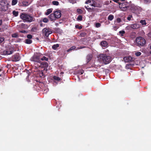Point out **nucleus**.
Segmentation results:
<instances>
[{"mask_svg": "<svg viewBox=\"0 0 151 151\" xmlns=\"http://www.w3.org/2000/svg\"><path fill=\"white\" fill-rule=\"evenodd\" d=\"M20 17L24 22H31L35 21V18L31 14L26 12L21 13Z\"/></svg>", "mask_w": 151, "mask_h": 151, "instance_id": "f257e3e1", "label": "nucleus"}, {"mask_svg": "<svg viewBox=\"0 0 151 151\" xmlns=\"http://www.w3.org/2000/svg\"><path fill=\"white\" fill-rule=\"evenodd\" d=\"M98 59L102 61L105 64L109 63L111 61L112 58L111 56L105 54H101L98 57Z\"/></svg>", "mask_w": 151, "mask_h": 151, "instance_id": "f03ea898", "label": "nucleus"}, {"mask_svg": "<svg viewBox=\"0 0 151 151\" xmlns=\"http://www.w3.org/2000/svg\"><path fill=\"white\" fill-rule=\"evenodd\" d=\"M136 42L139 46H143L146 43L145 40L142 37H139L136 38Z\"/></svg>", "mask_w": 151, "mask_h": 151, "instance_id": "7ed1b4c3", "label": "nucleus"}, {"mask_svg": "<svg viewBox=\"0 0 151 151\" xmlns=\"http://www.w3.org/2000/svg\"><path fill=\"white\" fill-rule=\"evenodd\" d=\"M42 33L44 37L47 38L52 33L51 29L49 27L45 28L42 29Z\"/></svg>", "mask_w": 151, "mask_h": 151, "instance_id": "20e7f679", "label": "nucleus"}, {"mask_svg": "<svg viewBox=\"0 0 151 151\" xmlns=\"http://www.w3.org/2000/svg\"><path fill=\"white\" fill-rule=\"evenodd\" d=\"M8 4L5 1H2L0 3V9L2 11H6L8 9Z\"/></svg>", "mask_w": 151, "mask_h": 151, "instance_id": "39448f33", "label": "nucleus"}, {"mask_svg": "<svg viewBox=\"0 0 151 151\" xmlns=\"http://www.w3.org/2000/svg\"><path fill=\"white\" fill-rule=\"evenodd\" d=\"M20 57L18 53L14 55L11 58V60L13 62H17L20 60Z\"/></svg>", "mask_w": 151, "mask_h": 151, "instance_id": "423d86ee", "label": "nucleus"}, {"mask_svg": "<svg viewBox=\"0 0 151 151\" xmlns=\"http://www.w3.org/2000/svg\"><path fill=\"white\" fill-rule=\"evenodd\" d=\"M53 14L56 19L60 18L61 15V12L60 10H58L54 12Z\"/></svg>", "mask_w": 151, "mask_h": 151, "instance_id": "0eeeda50", "label": "nucleus"}, {"mask_svg": "<svg viewBox=\"0 0 151 151\" xmlns=\"http://www.w3.org/2000/svg\"><path fill=\"white\" fill-rule=\"evenodd\" d=\"M120 8L123 11L127 10L128 6L126 5L125 3L119 4Z\"/></svg>", "mask_w": 151, "mask_h": 151, "instance_id": "6e6552de", "label": "nucleus"}, {"mask_svg": "<svg viewBox=\"0 0 151 151\" xmlns=\"http://www.w3.org/2000/svg\"><path fill=\"white\" fill-rule=\"evenodd\" d=\"M32 60L34 62L40 63L41 62L40 58L38 56H33L32 58Z\"/></svg>", "mask_w": 151, "mask_h": 151, "instance_id": "1a4fd4ad", "label": "nucleus"}, {"mask_svg": "<svg viewBox=\"0 0 151 151\" xmlns=\"http://www.w3.org/2000/svg\"><path fill=\"white\" fill-rule=\"evenodd\" d=\"M124 60L125 62H130L133 60V59L131 56L126 57L124 58Z\"/></svg>", "mask_w": 151, "mask_h": 151, "instance_id": "9d476101", "label": "nucleus"}, {"mask_svg": "<svg viewBox=\"0 0 151 151\" xmlns=\"http://www.w3.org/2000/svg\"><path fill=\"white\" fill-rule=\"evenodd\" d=\"M48 66V63L45 62H41L40 65L41 68H47Z\"/></svg>", "mask_w": 151, "mask_h": 151, "instance_id": "9b49d317", "label": "nucleus"}, {"mask_svg": "<svg viewBox=\"0 0 151 151\" xmlns=\"http://www.w3.org/2000/svg\"><path fill=\"white\" fill-rule=\"evenodd\" d=\"M131 28L133 29H137L140 28V26L139 24H131Z\"/></svg>", "mask_w": 151, "mask_h": 151, "instance_id": "f8f14e48", "label": "nucleus"}, {"mask_svg": "<svg viewBox=\"0 0 151 151\" xmlns=\"http://www.w3.org/2000/svg\"><path fill=\"white\" fill-rule=\"evenodd\" d=\"M14 51V50H11L10 49H7L5 51H4V53L6 55H10L13 53Z\"/></svg>", "mask_w": 151, "mask_h": 151, "instance_id": "ddd939ff", "label": "nucleus"}, {"mask_svg": "<svg viewBox=\"0 0 151 151\" xmlns=\"http://www.w3.org/2000/svg\"><path fill=\"white\" fill-rule=\"evenodd\" d=\"M53 13H52L48 16L49 18L51 21H53L56 20V19Z\"/></svg>", "mask_w": 151, "mask_h": 151, "instance_id": "4468645a", "label": "nucleus"}, {"mask_svg": "<svg viewBox=\"0 0 151 151\" xmlns=\"http://www.w3.org/2000/svg\"><path fill=\"white\" fill-rule=\"evenodd\" d=\"M92 55L91 54H88L86 57V62L88 63L92 59Z\"/></svg>", "mask_w": 151, "mask_h": 151, "instance_id": "2eb2a0df", "label": "nucleus"}, {"mask_svg": "<svg viewBox=\"0 0 151 151\" xmlns=\"http://www.w3.org/2000/svg\"><path fill=\"white\" fill-rule=\"evenodd\" d=\"M100 45L102 47H106L108 45V43L105 41H103L100 43Z\"/></svg>", "mask_w": 151, "mask_h": 151, "instance_id": "dca6fc26", "label": "nucleus"}, {"mask_svg": "<svg viewBox=\"0 0 151 151\" xmlns=\"http://www.w3.org/2000/svg\"><path fill=\"white\" fill-rule=\"evenodd\" d=\"M52 9H49L47 10V12L45 13V14L46 15H48L51 13L52 11Z\"/></svg>", "mask_w": 151, "mask_h": 151, "instance_id": "f3484780", "label": "nucleus"}, {"mask_svg": "<svg viewBox=\"0 0 151 151\" xmlns=\"http://www.w3.org/2000/svg\"><path fill=\"white\" fill-rule=\"evenodd\" d=\"M59 46V44H56L52 46V48L54 50H56L57 49L58 47Z\"/></svg>", "mask_w": 151, "mask_h": 151, "instance_id": "a211bd4d", "label": "nucleus"}, {"mask_svg": "<svg viewBox=\"0 0 151 151\" xmlns=\"http://www.w3.org/2000/svg\"><path fill=\"white\" fill-rule=\"evenodd\" d=\"M32 42V40L29 39H26L25 40V43L27 44H30Z\"/></svg>", "mask_w": 151, "mask_h": 151, "instance_id": "6ab92c4d", "label": "nucleus"}, {"mask_svg": "<svg viewBox=\"0 0 151 151\" xmlns=\"http://www.w3.org/2000/svg\"><path fill=\"white\" fill-rule=\"evenodd\" d=\"M114 18V16L112 15H110L108 17V20L111 21Z\"/></svg>", "mask_w": 151, "mask_h": 151, "instance_id": "aec40b11", "label": "nucleus"}, {"mask_svg": "<svg viewBox=\"0 0 151 151\" xmlns=\"http://www.w3.org/2000/svg\"><path fill=\"white\" fill-rule=\"evenodd\" d=\"M12 14L15 17H17L19 13L17 11H13L12 12Z\"/></svg>", "mask_w": 151, "mask_h": 151, "instance_id": "412c9836", "label": "nucleus"}, {"mask_svg": "<svg viewBox=\"0 0 151 151\" xmlns=\"http://www.w3.org/2000/svg\"><path fill=\"white\" fill-rule=\"evenodd\" d=\"M53 78L54 80L58 81H60L61 80V78H60L55 76H54L53 77Z\"/></svg>", "mask_w": 151, "mask_h": 151, "instance_id": "4be33fe9", "label": "nucleus"}, {"mask_svg": "<svg viewBox=\"0 0 151 151\" xmlns=\"http://www.w3.org/2000/svg\"><path fill=\"white\" fill-rule=\"evenodd\" d=\"M48 58L45 56H43L42 58H40V60L42 61L45 60L47 61L48 60Z\"/></svg>", "mask_w": 151, "mask_h": 151, "instance_id": "5701e85b", "label": "nucleus"}, {"mask_svg": "<svg viewBox=\"0 0 151 151\" xmlns=\"http://www.w3.org/2000/svg\"><path fill=\"white\" fill-rule=\"evenodd\" d=\"M102 6V4L101 3L99 2L96 3V7L101 8Z\"/></svg>", "mask_w": 151, "mask_h": 151, "instance_id": "b1692460", "label": "nucleus"}, {"mask_svg": "<svg viewBox=\"0 0 151 151\" xmlns=\"http://www.w3.org/2000/svg\"><path fill=\"white\" fill-rule=\"evenodd\" d=\"M76 48V47L75 46H72L70 48L67 50V52H70V51H72V50L75 49Z\"/></svg>", "mask_w": 151, "mask_h": 151, "instance_id": "393cba45", "label": "nucleus"}, {"mask_svg": "<svg viewBox=\"0 0 151 151\" xmlns=\"http://www.w3.org/2000/svg\"><path fill=\"white\" fill-rule=\"evenodd\" d=\"M52 4L53 5L58 6L59 4V3L57 1H53L52 2Z\"/></svg>", "mask_w": 151, "mask_h": 151, "instance_id": "a878e982", "label": "nucleus"}, {"mask_svg": "<svg viewBox=\"0 0 151 151\" xmlns=\"http://www.w3.org/2000/svg\"><path fill=\"white\" fill-rule=\"evenodd\" d=\"M86 35V34L85 32H84L81 33L79 35V36L81 37H84Z\"/></svg>", "mask_w": 151, "mask_h": 151, "instance_id": "bb28decb", "label": "nucleus"}, {"mask_svg": "<svg viewBox=\"0 0 151 151\" xmlns=\"http://www.w3.org/2000/svg\"><path fill=\"white\" fill-rule=\"evenodd\" d=\"M92 2H93V3L92 4H90V5L92 6L96 7V4L97 2L94 1V0L93 1H92Z\"/></svg>", "mask_w": 151, "mask_h": 151, "instance_id": "cd10ccee", "label": "nucleus"}, {"mask_svg": "<svg viewBox=\"0 0 151 151\" xmlns=\"http://www.w3.org/2000/svg\"><path fill=\"white\" fill-rule=\"evenodd\" d=\"M5 38L3 37H0V44L4 42Z\"/></svg>", "mask_w": 151, "mask_h": 151, "instance_id": "c85d7f7f", "label": "nucleus"}, {"mask_svg": "<svg viewBox=\"0 0 151 151\" xmlns=\"http://www.w3.org/2000/svg\"><path fill=\"white\" fill-rule=\"evenodd\" d=\"M17 2V0H12V5H16Z\"/></svg>", "mask_w": 151, "mask_h": 151, "instance_id": "c756f323", "label": "nucleus"}, {"mask_svg": "<svg viewBox=\"0 0 151 151\" xmlns=\"http://www.w3.org/2000/svg\"><path fill=\"white\" fill-rule=\"evenodd\" d=\"M140 22L142 24V25H146V21L145 20H140Z\"/></svg>", "mask_w": 151, "mask_h": 151, "instance_id": "7c9ffc66", "label": "nucleus"}, {"mask_svg": "<svg viewBox=\"0 0 151 151\" xmlns=\"http://www.w3.org/2000/svg\"><path fill=\"white\" fill-rule=\"evenodd\" d=\"M119 33L120 34L121 36H124V34H125V32L124 30H122L119 31Z\"/></svg>", "mask_w": 151, "mask_h": 151, "instance_id": "2f4dec72", "label": "nucleus"}, {"mask_svg": "<svg viewBox=\"0 0 151 151\" xmlns=\"http://www.w3.org/2000/svg\"><path fill=\"white\" fill-rule=\"evenodd\" d=\"M18 36V34L17 33H15L12 35V37L16 38Z\"/></svg>", "mask_w": 151, "mask_h": 151, "instance_id": "473e14b6", "label": "nucleus"}, {"mask_svg": "<svg viewBox=\"0 0 151 151\" xmlns=\"http://www.w3.org/2000/svg\"><path fill=\"white\" fill-rule=\"evenodd\" d=\"M144 2L145 4H149L151 2V0H144Z\"/></svg>", "mask_w": 151, "mask_h": 151, "instance_id": "72a5a7b5", "label": "nucleus"}, {"mask_svg": "<svg viewBox=\"0 0 151 151\" xmlns=\"http://www.w3.org/2000/svg\"><path fill=\"white\" fill-rule=\"evenodd\" d=\"M31 30L32 32H36L37 30V27H32V28Z\"/></svg>", "mask_w": 151, "mask_h": 151, "instance_id": "f704fd0d", "label": "nucleus"}, {"mask_svg": "<svg viewBox=\"0 0 151 151\" xmlns=\"http://www.w3.org/2000/svg\"><path fill=\"white\" fill-rule=\"evenodd\" d=\"M77 11L78 14H81L83 13V11L80 9H77Z\"/></svg>", "mask_w": 151, "mask_h": 151, "instance_id": "c9c22d12", "label": "nucleus"}, {"mask_svg": "<svg viewBox=\"0 0 151 151\" xmlns=\"http://www.w3.org/2000/svg\"><path fill=\"white\" fill-rule=\"evenodd\" d=\"M77 19L78 20L81 21L82 20V16L81 15H79Z\"/></svg>", "mask_w": 151, "mask_h": 151, "instance_id": "e433bc0d", "label": "nucleus"}, {"mask_svg": "<svg viewBox=\"0 0 151 151\" xmlns=\"http://www.w3.org/2000/svg\"><path fill=\"white\" fill-rule=\"evenodd\" d=\"M27 37L28 39L30 40V39H31L32 38V36L31 35L29 34L27 35Z\"/></svg>", "mask_w": 151, "mask_h": 151, "instance_id": "4c0bfd02", "label": "nucleus"}, {"mask_svg": "<svg viewBox=\"0 0 151 151\" xmlns=\"http://www.w3.org/2000/svg\"><path fill=\"white\" fill-rule=\"evenodd\" d=\"M95 9L93 7H92V8H90L89 9L88 12H91L94 11Z\"/></svg>", "mask_w": 151, "mask_h": 151, "instance_id": "58836bf2", "label": "nucleus"}, {"mask_svg": "<svg viewBox=\"0 0 151 151\" xmlns=\"http://www.w3.org/2000/svg\"><path fill=\"white\" fill-rule=\"evenodd\" d=\"M101 26V24L99 23H97L95 24V26L96 27L98 28L100 27Z\"/></svg>", "mask_w": 151, "mask_h": 151, "instance_id": "ea45409f", "label": "nucleus"}, {"mask_svg": "<svg viewBox=\"0 0 151 151\" xmlns=\"http://www.w3.org/2000/svg\"><path fill=\"white\" fill-rule=\"evenodd\" d=\"M43 21L45 23H47L48 21V20L47 18H44L43 19Z\"/></svg>", "mask_w": 151, "mask_h": 151, "instance_id": "a19ab883", "label": "nucleus"}, {"mask_svg": "<svg viewBox=\"0 0 151 151\" xmlns=\"http://www.w3.org/2000/svg\"><path fill=\"white\" fill-rule=\"evenodd\" d=\"M75 27L76 28L78 29H81L82 28V27L81 26H79L78 25H76Z\"/></svg>", "mask_w": 151, "mask_h": 151, "instance_id": "79ce46f5", "label": "nucleus"}, {"mask_svg": "<svg viewBox=\"0 0 151 151\" xmlns=\"http://www.w3.org/2000/svg\"><path fill=\"white\" fill-rule=\"evenodd\" d=\"M91 1H93V0H88L86 1L85 3L86 4H88L89 3H91Z\"/></svg>", "mask_w": 151, "mask_h": 151, "instance_id": "37998d69", "label": "nucleus"}, {"mask_svg": "<svg viewBox=\"0 0 151 151\" xmlns=\"http://www.w3.org/2000/svg\"><path fill=\"white\" fill-rule=\"evenodd\" d=\"M141 54V53L140 52H137L135 53V55L137 56H139Z\"/></svg>", "mask_w": 151, "mask_h": 151, "instance_id": "c03bdc74", "label": "nucleus"}, {"mask_svg": "<svg viewBox=\"0 0 151 151\" xmlns=\"http://www.w3.org/2000/svg\"><path fill=\"white\" fill-rule=\"evenodd\" d=\"M119 28V27L117 26H113V28L114 30L116 31L117 30V29H118Z\"/></svg>", "mask_w": 151, "mask_h": 151, "instance_id": "a18cd8bd", "label": "nucleus"}, {"mask_svg": "<svg viewBox=\"0 0 151 151\" xmlns=\"http://www.w3.org/2000/svg\"><path fill=\"white\" fill-rule=\"evenodd\" d=\"M2 23V19H0V26H1ZM3 31V30H2L1 28H0V32H2Z\"/></svg>", "mask_w": 151, "mask_h": 151, "instance_id": "49530a36", "label": "nucleus"}, {"mask_svg": "<svg viewBox=\"0 0 151 151\" xmlns=\"http://www.w3.org/2000/svg\"><path fill=\"white\" fill-rule=\"evenodd\" d=\"M116 22L118 23H120L121 22V19L119 18H118L116 19Z\"/></svg>", "mask_w": 151, "mask_h": 151, "instance_id": "de8ad7c7", "label": "nucleus"}, {"mask_svg": "<svg viewBox=\"0 0 151 151\" xmlns=\"http://www.w3.org/2000/svg\"><path fill=\"white\" fill-rule=\"evenodd\" d=\"M21 26L23 27H25L27 26V25L24 23H22L21 24Z\"/></svg>", "mask_w": 151, "mask_h": 151, "instance_id": "09e8293b", "label": "nucleus"}, {"mask_svg": "<svg viewBox=\"0 0 151 151\" xmlns=\"http://www.w3.org/2000/svg\"><path fill=\"white\" fill-rule=\"evenodd\" d=\"M19 32H20V33H25L27 32L25 30L19 31Z\"/></svg>", "mask_w": 151, "mask_h": 151, "instance_id": "8fccbe9b", "label": "nucleus"}, {"mask_svg": "<svg viewBox=\"0 0 151 151\" xmlns=\"http://www.w3.org/2000/svg\"><path fill=\"white\" fill-rule=\"evenodd\" d=\"M132 17V16H129L127 18V19L128 20L130 21L131 20V19Z\"/></svg>", "mask_w": 151, "mask_h": 151, "instance_id": "3c124183", "label": "nucleus"}, {"mask_svg": "<svg viewBox=\"0 0 151 151\" xmlns=\"http://www.w3.org/2000/svg\"><path fill=\"white\" fill-rule=\"evenodd\" d=\"M131 28V25L130 26H128L126 27V29H127L128 30H130Z\"/></svg>", "mask_w": 151, "mask_h": 151, "instance_id": "603ef678", "label": "nucleus"}, {"mask_svg": "<svg viewBox=\"0 0 151 151\" xmlns=\"http://www.w3.org/2000/svg\"><path fill=\"white\" fill-rule=\"evenodd\" d=\"M84 72V71L83 70H82L80 71L79 73L80 75H82L83 73Z\"/></svg>", "mask_w": 151, "mask_h": 151, "instance_id": "864d4df0", "label": "nucleus"}, {"mask_svg": "<svg viewBox=\"0 0 151 151\" xmlns=\"http://www.w3.org/2000/svg\"><path fill=\"white\" fill-rule=\"evenodd\" d=\"M85 8L87 9V10L88 11V9H89V8H90L89 7V6H85Z\"/></svg>", "mask_w": 151, "mask_h": 151, "instance_id": "5fc2aeb1", "label": "nucleus"}, {"mask_svg": "<svg viewBox=\"0 0 151 151\" xmlns=\"http://www.w3.org/2000/svg\"><path fill=\"white\" fill-rule=\"evenodd\" d=\"M40 76L41 77H44V74L42 72H41V74H40Z\"/></svg>", "mask_w": 151, "mask_h": 151, "instance_id": "6e6d98bb", "label": "nucleus"}, {"mask_svg": "<svg viewBox=\"0 0 151 151\" xmlns=\"http://www.w3.org/2000/svg\"><path fill=\"white\" fill-rule=\"evenodd\" d=\"M47 68H44V70H43L44 71H45L46 72L47 70Z\"/></svg>", "mask_w": 151, "mask_h": 151, "instance_id": "4d7b16f0", "label": "nucleus"}, {"mask_svg": "<svg viewBox=\"0 0 151 151\" xmlns=\"http://www.w3.org/2000/svg\"><path fill=\"white\" fill-rule=\"evenodd\" d=\"M148 36L151 38V32L148 33Z\"/></svg>", "mask_w": 151, "mask_h": 151, "instance_id": "13d9d810", "label": "nucleus"}, {"mask_svg": "<svg viewBox=\"0 0 151 151\" xmlns=\"http://www.w3.org/2000/svg\"><path fill=\"white\" fill-rule=\"evenodd\" d=\"M113 1L116 3H117L119 1V0H113Z\"/></svg>", "mask_w": 151, "mask_h": 151, "instance_id": "bf43d9fd", "label": "nucleus"}, {"mask_svg": "<svg viewBox=\"0 0 151 151\" xmlns=\"http://www.w3.org/2000/svg\"><path fill=\"white\" fill-rule=\"evenodd\" d=\"M7 65L8 68H10L11 66L10 65L8 64Z\"/></svg>", "mask_w": 151, "mask_h": 151, "instance_id": "052dcab7", "label": "nucleus"}, {"mask_svg": "<svg viewBox=\"0 0 151 151\" xmlns=\"http://www.w3.org/2000/svg\"><path fill=\"white\" fill-rule=\"evenodd\" d=\"M80 48H81V49H82V48H84V47H84V46H80Z\"/></svg>", "mask_w": 151, "mask_h": 151, "instance_id": "680f3d73", "label": "nucleus"}, {"mask_svg": "<svg viewBox=\"0 0 151 151\" xmlns=\"http://www.w3.org/2000/svg\"><path fill=\"white\" fill-rule=\"evenodd\" d=\"M40 25L42 26V24H40Z\"/></svg>", "mask_w": 151, "mask_h": 151, "instance_id": "e2e57ef3", "label": "nucleus"}, {"mask_svg": "<svg viewBox=\"0 0 151 151\" xmlns=\"http://www.w3.org/2000/svg\"><path fill=\"white\" fill-rule=\"evenodd\" d=\"M27 73L28 72H29V70H27Z\"/></svg>", "mask_w": 151, "mask_h": 151, "instance_id": "0e129e2a", "label": "nucleus"}, {"mask_svg": "<svg viewBox=\"0 0 151 151\" xmlns=\"http://www.w3.org/2000/svg\"><path fill=\"white\" fill-rule=\"evenodd\" d=\"M150 48L151 49V45L150 46Z\"/></svg>", "mask_w": 151, "mask_h": 151, "instance_id": "69168bd1", "label": "nucleus"}, {"mask_svg": "<svg viewBox=\"0 0 151 151\" xmlns=\"http://www.w3.org/2000/svg\"><path fill=\"white\" fill-rule=\"evenodd\" d=\"M107 4V3H106V4Z\"/></svg>", "mask_w": 151, "mask_h": 151, "instance_id": "338daca9", "label": "nucleus"}, {"mask_svg": "<svg viewBox=\"0 0 151 151\" xmlns=\"http://www.w3.org/2000/svg\"><path fill=\"white\" fill-rule=\"evenodd\" d=\"M150 53L151 54V50L150 51Z\"/></svg>", "mask_w": 151, "mask_h": 151, "instance_id": "774afa93", "label": "nucleus"}]
</instances>
